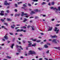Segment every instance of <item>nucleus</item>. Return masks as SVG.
<instances>
[{"label":"nucleus","instance_id":"1","mask_svg":"<svg viewBox=\"0 0 60 60\" xmlns=\"http://www.w3.org/2000/svg\"><path fill=\"white\" fill-rule=\"evenodd\" d=\"M23 15H26V18H28L29 16V15L27 14L26 13H24V12H22L21 16H23Z\"/></svg>","mask_w":60,"mask_h":60},{"label":"nucleus","instance_id":"2","mask_svg":"<svg viewBox=\"0 0 60 60\" xmlns=\"http://www.w3.org/2000/svg\"><path fill=\"white\" fill-rule=\"evenodd\" d=\"M50 8L51 9H53L55 10V11L56 12V13H57L56 11H58V9L56 8V7L53 8V7H50Z\"/></svg>","mask_w":60,"mask_h":60},{"label":"nucleus","instance_id":"3","mask_svg":"<svg viewBox=\"0 0 60 60\" xmlns=\"http://www.w3.org/2000/svg\"><path fill=\"white\" fill-rule=\"evenodd\" d=\"M29 52L30 54H31V55H33L34 54L35 55L36 54V53H35L34 51H30Z\"/></svg>","mask_w":60,"mask_h":60},{"label":"nucleus","instance_id":"4","mask_svg":"<svg viewBox=\"0 0 60 60\" xmlns=\"http://www.w3.org/2000/svg\"><path fill=\"white\" fill-rule=\"evenodd\" d=\"M7 3V2L6 1H5L4 3V5H9L11 4V3Z\"/></svg>","mask_w":60,"mask_h":60},{"label":"nucleus","instance_id":"5","mask_svg":"<svg viewBox=\"0 0 60 60\" xmlns=\"http://www.w3.org/2000/svg\"><path fill=\"white\" fill-rule=\"evenodd\" d=\"M56 39H54L52 40L53 42H54L55 43H57V42L56 41Z\"/></svg>","mask_w":60,"mask_h":60},{"label":"nucleus","instance_id":"6","mask_svg":"<svg viewBox=\"0 0 60 60\" xmlns=\"http://www.w3.org/2000/svg\"><path fill=\"white\" fill-rule=\"evenodd\" d=\"M52 27H49V28L48 29V31H51L52 28Z\"/></svg>","mask_w":60,"mask_h":60},{"label":"nucleus","instance_id":"7","mask_svg":"<svg viewBox=\"0 0 60 60\" xmlns=\"http://www.w3.org/2000/svg\"><path fill=\"white\" fill-rule=\"evenodd\" d=\"M32 30H34L35 29V27H34L33 26H31Z\"/></svg>","mask_w":60,"mask_h":60},{"label":"nucleus","instance_id":"8","mask_svg":"<svg viewBox=\"0 0 60 60\" xmlns=\"http://www.w3.org/2000/svg\"><path fill=\"white\" fill-rule=\"evenodd\" d=\"M57 27H55V29L54 30V31H56V32H58V31H59V30H57Z\"/></svg>","mask_w":60,"mask_h":60},{"label":"nucleus","instance_id":"9","mask_svg":"<svg viewBox=\"0 0 60 60\" xmlns=\"http://www.w3.org/2000/svg\"><path fill=\"white\" fill-rule=\"evenodd\" d=\"M7 34H6L5 36L4 37V38L6 40H7L8 39V37L7 36Z\"/></svg>","mask_w":60,"mask_h":60},{"label":"nucleus","instance_id":"10","mask_svg":"<svg viewBox=\"0 0 60 60\" xmlns=\"http://www.w3.org/2000/svg\"><path fill=\"white\" fill-rule=\"evenodd\" d=\"M16 47H17L18 48V47H19L21 49H22H22H23V48H21V46H18V45H16Z\"/></svg>","mask_w":60,"mask_h":60},{"label":"nucleus","instance_id":"11","mask_svg":"<svg viewBox=\"0 0 60 60\" xmlns=\"http://www.w3.org/2000/svg\"><path fill=\"white\" fill-rule=\"evenodd\" d=\"M35 11V12H38L39 11V12H40V10H38L37 9H36L34 10Z\"/></svg>","mask_w":60,"mask_h":60},{"label":"nucleus","instance_id":"12","mask_svg":"<svg viewBox=\"0 0 60 60\" xmlns=\"http://www.w3.org/2000/svg\"><path fill=\"white\" fill-rule=\"evenodd\" d=\"M20 15V14H15V17L17 16H19V15Z\"/></svg>","mask_w":60,"mask_h":60},{"label":"nucleus","instance_id":"13","mask_svg":"<svg viewBox=\"0 0 60 60\" xmlns=\"http://www.w3.org/2000/svg\"><path fill=\"white\" fill-rule=\"evenodd\" d=\"M35 13V12H34L33 11H31V13H30L31 15H32L33 14H34Z\"/></svg>","mask_w":60,"mask_h":60},{"label":"nucleus","instance_id":"14","mask_svg":"<svg viewBox=\"0 0 60 60\" xmlns=\"http://www.w3.org/2000/svg\"><path fill=\"white\" fill-rule=\"evenodd\" d=\"M51 37L52 38H55L56 37H57V36L56 35L54 36H51Z\"/></svg>","mask_w":60,"mask_h":60},{"label":"nucleus","instance_id":"15","mask_svg":"<svg viewBox=\"0 0 60 60\" xmlns=\"http://www.w3.org/2000/svg\"><path fill=\"white\" fill-rule=\"evenodd\" d=\"M31 46H32V43H30L29 44L28 47H31Z\"/></svg>","mask_w":60,"mask_h":60},{"label":"nucleus","instance_id":"16","mask_svg":"<svg viewBox=\"0 0 60 60\" xmlns=\"http://www.w3.org/2000/svg\"><path fill=\"white\" fill-rule=\"evenodd\" d=\"M14 44H13L11 46V47L12 49H13V46H14Z\"/></svg>","mask_w":60,"mask_h":60},{"label":"nucleus","instance_id":"17","mask_svg":"<svg viewBox=\"0 0 60 60\" xmlns=\"http://www.w3.org/2000/svg\"><path fill=\"white\" fill-rule=\"evenodd\" d=\"M15 25H13V26H11V28H13V29L14 28V27H15Z\"/></svg>","mask_w":60,"mask_h":60},{"label":"nucleus","instance_id":"18","mask_svg":"<svg viewBox=\"0 0 60 60\" xmlns=\"http://www.w3.org/2000/svg\"><path fill=\"white\" fill-rule=\"evenodd\" d=\"M46 4V2H43L41 4L42 5H44V4Z\"/></svg>","mask_w":60,"mask_h":60},{"label":"nucleus","instance_id":"19","mask_svg":"<svg viewBox=\"0 0 60 60\" xmlns=\"http://www.w3.org/2000/svg\"><path fill=\"white\" fill-rule=\"evenodd\" d=\"M2 28H4V29H6V30H7V29H6V28H5V27L4 26H2Z\"/></svg>","mask_w":60,"mask_h":60},{"label":"nucleus","instance_id":"20","mask_svg":"<svg viewBox=\"0 0 60 60\" xmlns=\"http://www.w3.org/2000/svg\"><path fill=\"white\" fill-rule=\"evenodd\" d=\"M45 48H48V46H47V45H45Z\"/></svg>","mask_w":60,"mask_h":60},{"label":"nucleus","instance_id":"21","mask_svg":"<svg viewBox=\"0 0 60 60\" xmlns=\"http://www.w3.org/2000/svg\"><path fill=\"white\" fill-rule=\"evenodd\" d=\"M7 58H8L9 59H11V57L9 56H7Z\"/></svg>","mask_w":60,"mask_h":60},{"label":"nucleus","instance_id":"22","mask_svg":"<svg viewBox=\"0 0 60 60\" xmlns=\"http://www.w3.org/2000/svg\"><path fill=\"white\" fill-rule=\"evenodd\" d=\"M36 46V43H35L34 45H32V46H34V47H35Z\"/></svg>","mask_w":60,"mask_h":60},{"label":"nucleus","instance_id":"23","mask_svg":"<svg viewBox=\"0 0 60 60\" xmlns=\"http://www.w3.org/2000/svg\"><path fill=\"white\" fill-rule=\"evenodd\" d=\"M16 31L17 32H20V30H19V29L18 30H16Z\"/></svg>","mask_w":60,"mask_h":60},{"label":"nucleus","instance_id":"24","mask_svg":"<svg viewBox=\"0 0 60 60\" xmlns=\"http://www.w3.org/2000/svg\"><path fill=\"white\" fill-rule=\"evenodd\" d=\"M7 21H11V19H7Z\"/></svg>","mask_w":60,"mask_h":60},{"label":"nucleus","instance_id":"25","mask_svg":"<svg viewBox=\"0 0 60 60\" xmlns=\"http://www.w3.org/2000/svg\"><path fill=\"white\" fill-rule=\"evenodd\" d=\"M41 41L40 40H37L36 42H40Z\"/></svg>","mask_w":60,"mask_h":60},{"label":"nucleus","instance_id":"26","mask_svg":"<svg viewBox=\"0 0 60 60\" xmlns=\"http://www.w3.org/2000/svg\"><path fill=\"white\" fill-rule=\"evenodd\" d=\"M0 15L1 16H3V15H4V14L2 13H0Z\"/></svg>","mask_w":60,"mask_h":60},{"label":"nucleus","instance_id":"27","mask_svg":"<svg viewBox=\"0 0 60 60\" xmlns=\"http://www.w3.org/2000/svg\"><path fill=\"white\" fill-rule=\"evenodd\" d=\"M38 49H39V50H41V49H42V48H38Z\"/></svg>","mask_w":60,"mask_h":60},{"label":"nucleus","instance_id":"28","mask_svg":"<svg viewBox=\"0 0 60 60\" xmlns=\"http://www.w3.org/2000/svg\"><path fill=\"white\" fill-rule=\"evenodd\" d=\"M4 25H6L7 26H8V24H7V23H4Z\"/></svg>","mask_w":60,"mask_h":60},{"label":"nucleus","instance_id":"29","mask_svg":"<svg viewBox=\"0 0 60 60\" xmlns=\"http://www.w3.org/2000/svg\"><path fill=\"white\" fill-rule=\"evenodd\" d=\"M18 52H20V49H18Z\"/></svg>","mask_w":60,"mask_h":60},{"label":"nucleus","instance_id":"30","mask_svg":"<svg viewBox=\"0 0 60 60\" xmlns=\"http://www.w3.org/2000/svg\"><path fill=\"white\" fill-rule=\"evenodd\" d=\"M27 20V19H25L23 21V22H26V21Z\"/></svg>","mask_w":60,"mask_h":60},{"label":"nucleus","instance_id":"31","mask_svg":"<svg viewBox=\"0 0 60 60\" xmlns=\"http://www.w3.org/2000/svg\"><path fill=\"white\" fill-rule=\"evenodd\" d=\"M7 12V13H9V12H10V11L9 10H7V11H6Z\"/></svg>","mask_w":60,"mask_h":60},{"label":"nucleus","instance_id":"32","mask_svg":"<svg viewBox=\"0 0 60 60\" xmlns=\"http://www.w3.org/2000/svg\"><path fill=\"white\" fill-rule=\"evenodd\" d=\"M32 0L34 2H37L38 1V0Z\"/></svg>","mask_w":60,"mask_h":60},{"label":"nucleus","instance_id":"33","mask_svg":"<svg viewBox=\"0 0 60 60\" xmlns=\"http://www.w3.org/2000/svg\"><path fill=\"white\" fill-rule=\"evenodd\" d=\"M52 4V5H54V2H52V3H51Z\"/></svg>","mask_w":60,"mask_h":60},{"label":"nucleus","instance_id":"34","mask_svg":"<svg viewBox=\"0 0 60 60\" xmlns=\"http://www.w3.org/2000/svg\"><path fill=\"white\" fill-rule=\"evenodd\" d=\"M9 34H11V35H13V33H11V32L9 33Z\"/></svg>","mask_w":60,"mask_h":60},{"label":"nucleus","instance_id":"35","mask_svg":"<svg viewBox=\"0 0 60 60\" xmlns=\"http://www.w3.org/2000/svg\"><path fill=\"white\" fill-rule=\"evenodd\" d=\"M28 5H29V6H30V7L31 6V5L29 4H28Z\"/></svg>","mask_w":60,"mask_h":60},{"label":"nucleus","instance_id":"36","mask_svg":"<svg viewBox=\"0 0 60 60\" xmlns=\"http://www.w3.org/2000/svg\"><path fill=\"white\" fill-rule=\"evenodd\" d=\"M49 50H48L47 52H46V53H47V54L49 53Z\"/></svg>","mask_w":60,"mask_h":60},{"label":"nucleus","instance_id":"37","mask_svg":"<svg viewBox=\"0 0 60 60\" xmlns=\"http://www.w3.org/2000/svg\"><path fill=\"white\" fill-rule=\"evenodd\" d=\"M33 41H36V39H34L32 40Z\"/></svg>","mask_w":60,"mask_h":60},{"label":"nucleus","instance_id":"38","mask_svg":"<svg viewBox=\"0 0 60 60\" xmlns=\"http://www.w3.org/2000/svg\"><path fill=\"white\" fill-rule=\"evenodd\" d=\"M58 9L59 10V11H60V7H58Z\"/></svg>","mask_w":60,"mask_h":60},{"label":"nucleus","instance_id":"39","mask_svg":"<svg viewBox=\"0 0 60 60\" xmlns=\"http://www.w3.org/2000/svg\"><path fill=\"white\" fill-rule=\"evenodd\" d=\"M15 7H17L18 6H17V4H15Z\"/></svg>","mask_w":60,"mask_h":60},{"label":"nucleus","instance_id":"40","mask_svg":"<svg viewBox=\"0 0 60 60\" xmlns=\"http://www.w3.org/2000/svg\"><path fill=\"white\" fill-rule=\"evenodd\" d=\"M44 59L46 60H48V59L47 58H44Z\"/></svg>","mask_w":60,"mask_h":60},{"label":"nucleus","instance_id":"41","mask_svg":"<svg viewBox=\"0 0 60 60\" xmlns=\"http://www.w3.org/2000/svg\"><path fill=\"white\" fill-rule=\"evenodd\" d=\"M23 6L24 7H26V5L25 4H24L23 5Z\"/></svg>","mask_w":60,"mask_h":60},{"label":"nucleus","instance_id":"42","mask_svg":"<svg viewBox=\"0 0 60 60\" xmlns=\"http://www.w3.org/2000/svg\"><path fill=\"white\" fill-rule=\"evenodd\" d=\"M26 41H23V43H26Z\"/></svg>","mask_w":60,"mask_h":60},{"label":"nucleus","instance_id":"43","mask_svg":"<svg viewBox=\"0 0 60 60\" xmlns=\"http://www.w3.org/2000/svg\"><path fill=\"white\" fill-rule=\"evenodd\" d=\"M60 25V24H56V26H59Z\"/></svg>","mask_w":60,"mask_h":60},{"label":"nucleus","instance_id":"44","mask_svg":"<svg viewBox=\"0 0 60 60\" xmlns=\"http://www.w3.org/2000/svg\"><path fill=\"white\" fill-rule=\"evenodd\" d=\"M23 29L20 30V32H21L22 31H23Z\"/></svg>","mask_w":60,"mask_h":60},{"label":"nucleus","instance_id":"45","mask_svg":"<svg viewBox=\"0 0 60 60\" xmlns=\"http://www.w3.org/2000/svg\"><path fill=\"white\" fill-rule=\"evenodd\" d=\"M1 20L2 21H3V22H4V20L3 19H1Z\"/></svg>","mask_w":60,"mask_h":60},{"label":"nucleus","instance_id":"46","mask_svg":"<svg viewBox=\"0 0 60 60\" xmlns=\"http://www.w3.org/2000/svg\"><path fill=\"white\" fill-rule=\"evenodd\" d=\"M38 17L37 16H36L35 17V19H38Z\"/></svg>","mask_w":60,"mask_h":60},{"label":"nucleus","instance_id":"47","mask_svg":"<svg viewBox=\"0 0 60 60\" xmlns=\"http://www.w3.org/2000/svg\"><path fill=\"white\" fill-rule=\"evenodd\" d=\"M20 58H24V57H23L22 56H21L20 57Z\"/></svg>","mask_w":60,"mask_h":60},{"label":"nucleus","instance_id":"48","mask_svg":"<svg viewBox=\"0 0 60 60\" xmlns=\"http://www.w3.org/2000/svg\"><path fill=\"white\" fill-rule=\"evenodd\" d=\"M15 12H17V9L15 10Z\"/></svg>","mask_w":60,"mask_h":60},{"label":"nucleus","instance_id":"49","mask_svg":"<svg viewBox=\"0 0 60 60\" xmlns=\"http://www.w3.org/2000/svg\"><path fill=\"white\" fill-rule=\"evenodd\" d=\"M1 13H4V11H1Z\"/></svg>","mask_w":60,"mask_h":60},{"label":"nucleus","instance_id":"50","mask_svg":"<svg viewBox=\"0 0 60 60\" xmlns=\"http://www.w3.org/2000/svg\"><path fill=\"white\" fill-rule=\"evenodd\" d=\"M47 44L48 45H50V44L49 43H47Z\"/></svg>","mask_w":60,"mask_h":60},{"label":"nucleus","instance_id":"51","mask_svg":"<svg viewBox=\"0 0 60 60\" xmlns=\"http://www.w3.org/2000/svg\"><path fill=\"white\" fill-rule=\"evenodd\" d=\"M27 27L28 28H29L30 27V26L29 25Z\"/></svg>","mask_w":60,"mask_h":60},{"label":"nucleus","instance_id":"52","mask_svg":"<svg viewBox=\"0 0 60 60\" xmlns=\"http://www.w3.org/2000/svg\"><path fill=\"white\" fill-rule=\"evenodd\" d=\"M54 20H55V19H52V21H54Z\"/></svg>","mask_w":60,"mask_h":60},{"label":"nucleus","instance_id":"53","mask_svg":"<svg viewBox=\"0 0 60 60\" xmlns=\"http://www.w3.org/2000/svg\"><path fill=\"white\" fill-rule=\"evenodd\" d=\"M23 28H26V27L25 26H23L22 27Z\"/></svg>","mask_w":60,"mask_h":60},{"label":"nucleus","instance_id":"54","mask_svg":"<svg viewBox=\"0 0 60 60\" xmlns=\"http://www.w3.org/2000/svg\"><path fill=\"white\" fill-rule=\"evenodd\" d=\"M43 41L44 42H45L46 41H47V40H44Z\"/></svg>","mask_w":60,"mask_h":60},{"label":"nucleus","instance_id":"55","mask_svg":"<svg viewBox=\"0 0 60 60\" xmlns=\"http://www.w3.org/2000/svg\"><path fill=\"white\" fill-rule=\"evenodd\" d=\"M2 40L3 41H5V39H2Z\"/></svg>","mask_w":60,"mask_h":60},{"label":"nucleus","instance_id":"56","mask_svg":"<svg viewBox=\"0 0 60 60\" xmlns=\"http://www.w3.org/2000/svg\"><path fill=\"white\" fill-rule=\"evenodd\" d=\"M41 35H43V33H41Z\"/></svg>","mask_w":60,"mask_h":60},{"label":"nucleus","instance_id":"57","mask_svg":"<svg viewBox=\"0 0 60 60\" xmlns=\"http://www.w3.org/2000/svg\"><path fill=\"white\" fill-rule=\"evenodd\" d=\"M18 39H19V40H20H20H21V39H20V38H18Z\"/></svg>","mask_w":60,"mask_h":60},{"label":"nucleus","instance_id":"58","mask_svg":"<svg viewBox=\"0 0 60 60\" xmlns=\"http://www.w3.org/2000/svg\"><path fill=\"white\" fill-rule=\"evenodd\" d=\"M34 18V17H30V19H31V18Z\"/></svg>","mask_w":60,"mask_h":60},{"label":"nucleus","instance_id":"59","mask_svg":"<svg viewBox=\"0 0 60 60\" xmlns=\"http://www.w3.org/2000/svg\"><path fill=\"white\" fill-rule=\"evenodd\" d=\"M48 5H50V3H49V4H48Z\"/></svg>","mask_w":60,"mask_h":60},{"label":"nucleus","instance_id":"60","mask_svg":"<svg viewBox=\"0 0 60 60\" xmlns=\"http://www.w3.org/2000/svg\"><path fill=\"white\" fill-rule=\"evenodd\" d=\"M43 17H46V15H43Z\"/></svg>","mask_w":60,"mask_h":60},{"label":"nucleus","instance_id":"61","mask_svg":"<svg viewBox=\"0 0 60 60\" xmlns=\"http://www.w3.org/2000/svg\"><path fill=\"white\" fill-rule=\"evenodd\" d=\"M52 40L50 39L49 40V41H51Z\"/></svg>","mask_w":60,"mask_h":60},{"label":"nucleus","instance_id":"62","mask_svg":"<svg viewBox=\"0 0 60 60\" xmlns=\"http://www.w3.org/2000/svg\"><path fill=\"white\" fill-rule=\"evenodd\" d=\"M54 48H55V49H58V48L57 47H54Z\"/></svg>","mask_w":60,"mask_h":60},{"label":"nucleus","instance_id":"63","mask_svg":"<svg viewBox=\"0 0 60 60\" xmlns=\"http://www.w3.org/2000/svg\"><path fill=\"white\" fill-rule=\"evenodd\" d=\"M42 58L39 59V60H42Z\"/></svg>","mask_w":60,"mask_h":60},{"label":"nucleus","instance_id":"64","mask_svg":"<svg viewBox=\"0 0 60 60\" xmlns=\"http://www.w3.org/2000/svg\"><path fill=\"white\" fill-rule=\"evenodd\" d=\"M49 60H53L51 59H49Z\"/></svg>","mask_w":60,"mask_h":60}]
</instances>
